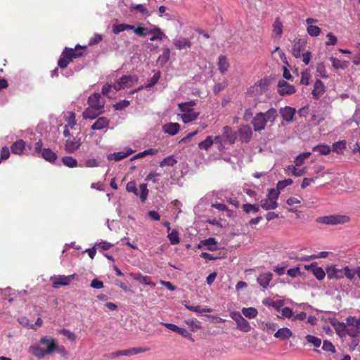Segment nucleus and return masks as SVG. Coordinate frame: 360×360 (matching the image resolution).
I'll return each mask as SVG.
<instances>
[{
    "label": "nucleus",
    "mask_w": 360,
    "mask_h": 360,
    "mask_svg": "<svg viewBox=\"0 0 360 360\" xmlns=\"http://www.w3.org/2000/svg\"><path fill=\"white\" fill-rule=\"evenodd\" d=\"M28 351L39 359H42L46 355H50L54 352L63 355L66 354L63 346H58L54 338L48 336L41 337L38 343L32 344L29 347Z\"/></svg>",
    "instance_id": "nucleus-1"
},
{
    "label": "nucleus",
    "mask_w": 360,
    "mask_h": 360,
    "mask_svg": "<svg viewBox=\"0 0 360 360\" xmlns=\"http://www.w3.org/2000/svg\"><path fill=\"white\" fill-rule=\"evenodd\" d=\"M307 41L304 39L295 38L292 43L291 52L294 57L299 58L302 57V61L305 65L310 62L311 53L310 51H306Z\"/></svg>",
    "instance_id": "nucleus-2"
},
{
    "label": "nucleus",
    "mask_w": 360,
    "mask_h": 360,
    "mask_svg": "<svg viewBox=\"0 0 360 360\" xmlns=\"http://www.w3.org/2000/svg\"><path fill=\"white\" fill-rule=\"evenodd\" d=\"M195 105V103L193 101L179 104L180 113L178 115L181 117L183 122L189 123L198 118L199 112L194 111Z\"/></svg>",
    "instance_id": "nucleus-3"
},
{
    "label": "nucleus",
    "mask_w": 360,
    "mask_h": 360,
    "mask_svg": "<svg viewBox=\"0 0 360 360\" xmlns=\"http://www.w3.org/2000/svg\"><path fill=\"white\" fill-rule=\"evenodd\" d=\"M236 139V134L233 131L232 128L229 126H225L223 128V133L221 135L214 137V141L218 144L219 150H223L226 145H231L234 143Z\"/></svg>",
    "instance_id": "nucleus-4"
},
{
    "label": "nucleus",
    "mask_w": 360,
    "mask_h": 360,
    "mask_svg": "<svg viewBox=\"0 0 360 360\" xmlns=\"http://www.w3.org/2000/svg\"><path fill=\"white\" fill-rule=\"evenodd\" d=\"M279 192L275 188L268 189L266 198L260 200V207L264 210H275L278 205L277 202Z\"/></svg>",
    "instance_id": "nucleus-5"
},
{
    "label": "nucleus",
    "mask_w": 360,
    "mask_h": 360,
    "mask_svg": "<svg viewBox=\"0 0 360 360\" xmlns=\"http://www.w3.org/2000/svg\"><path fill=\"white\" fill-rule=\"evenodd\" d=\"M350 221L349 216L345 214H331L316 218V221L326 225H339L348 223Z\"/></svg>",
    "instance_id": "nucleus-6"
},
{
    "label": "nucleus",
    "mask_w": 360,
    "mask_h": 360,
    "mask_svg": "<svg viewBox=\"0 0 360 360\" xmlns=\"http://www.w3.org/2000/svg\"><path fill=\"white\" fill-rule=\"evenodd\" d=\"M137 82L138 77L136 75H124L113 84V89L118 91L131 87Z\"/></svg>",
    "instance_id": "nucleus-7"
},
{
    "label": "nucleus",
    "mask_w": 360,
    "mask_h": 360,
    "mask_svg": "<svg viewBox=\"0 0 360 360\" xmlns=\"http://www.w3.org/2000/svg\"><path fill=\"white\" fill-rule=\"evenodd\" d=\"M75 274L65 276H53L51 277V281L53 283V286L55 288H58L60 286H65L70 284V283L74 279Z\"/></svg>",
    "instance_id": "nucleus-8"
},
{
    "label": "nucleus",
    "mask_w": 360,
    "mask_h": 360,
    "mask_svg": "<svg viewBox=\"0 0 360 360\" xmlns=\"http://www.w3.org/2000/svg\"><path fill=\"white\" fill-rule=\"evenodd\" d=\"M88 103L89 108L96 110H101L105 105V100L101 98V95L98 93H94L89 97Z\"/></svg>",
    "instance_id": "nucleus-9"
},
{
    "label": "nucleus",
    "mask_w": 360,
    "mask_h": 360,
    "mask_svg": "<svg viewBox=\"0 0 360 360\" xmlns=\"http://www.w3.org/2000/svg\"><path fill=\"white\" fill-rule=\"evenodd\" d=\"M278 92L281 96L291 95L296 92V89L286 81L281 80L278 83Z\"/></svg>",
    "instance_id": "nucleus-10"
},
{
    "label": "nucleus",
    "mask_w": 360,
    "mask_h": 360,
    "mask_svg": "<svg viewBox=\"0 0 360 360\" xmlns=\"http://www.w3.org/2000/svg\"><path fill=\"white\" fill-rule=\"evenodd\" d=\"M80 138L73 137L65 141V150L68 153H73L81 146Z\"/></svg>",
    "instance_id": "nucleus-11"
},
{
    "label": "nucleus",
    "mask_w": 360,
    "mask_h": 360,
    "mask_svg": "<svg viewBox=\"0 0 360 360\" xmlns=\"http://www.w3.org/2000/svg\"><path fill=\"white\" fill-rule=\"evenodd\" d=\"M238 135L241 141L248 143L251 140L252 136L251 127L248 125H243L240 127L238 131Z\"/></svg>",
    "instance_id": "nucleus-12"
},
{
    "label": "nucleus",
    "mask_w": 360,
    "mask_h": 360,
    "mask_svg": "<svg viewBox=\"0 0 360 360\" xmlns=\"http://www.w3.org/2000/svg\"><path fill=\"white\" fill-rule=\"evenodd\" d=\"M266 122L263 115V112H259L253 117L252 124L254 127L255 131H261L264 129L266 124Z\"/></svg>",
    "instance_id": "nucleus-13"
},
{
    "label": "nucleus",
    "mask_w": 360,
    "mask_h": 360,
    "mask_svg": "<svg viewBox=\"0 0 360 360\" xmlns=\"http://www.w3.org/2000/svg\"><path fill=\"white\" fill-rule=\"evenodd\" d=\"M304 269L311 271L313 275L319 281L323 280L326 276V272L321 267L317 266L316 264L304 265Z\"/></svg>",
    "instance_id": "nucleus-14"
},
{
    "label": "nucleus",
    "mask_w": 360,
    "mask_h": 360,
    "mask_svg": "<svg viewBox=\"0 0 360 360\" xmlns=\"http://www.w3.org/2000/svg\"><path fill=\"white\" fill-rule=\"evenodd\" d=\"M326 272L330 279H341L344 277L343 268L338 269L335 266H330L326 268Z\"/></svg>",
    "instance_id": "nucleus-15"
},
{
    "label": "nucleus",
    "mask_w": 360,
    "mask_h": 360,
    "mask_svg": "<svg viewBox=\"0 0 360 360\" xmlns=\"http://www.w3.org/2000/svg\"><path fill=\"white\" fill-rule=\"evenodd\" d=\"M134 153V150L131 148H127L123 151L116 152L110 153L108 155L107 158L108 160L120 161L124 158H127Z\"/></svg>",
    "instance_id": "nucleus-16"
},
{
    "label": "nucleus",
    "mask_w": 360,
    "mask_h": 360,
    "mask_svg": "<svg viewBox=\"0 0 360 360\" xmlns=\"http://www.w3.org/2000/svg\"><path fill=\"white\" fill-rule=\"evenodd\" d=\"M273 278V274L271 272H264L260 274L257 278V281L258 284L262 287L263 288H267L269 285L271 281Z\"/></svg>",
    "instance_id": "nucleus-17"
},
{
    "label": "nucleus",
    "mask_w": 360,
    "mask_h": 360,
    "mask_svg": "<svg viewBox=\"0 0 360 360\" xmlns=\"http://www.w3.org/2000/svg\"><path fill=\"white\" fill-rule=\"evenodd\" d=\"M279 112L283 120L290 122L292 121L296 111L295 109L292 107L285 106L281 108Z\"/></svg>",
    "instance_id": "nucleus-18"
},
{
    "label": "nucleus",
    "mask_w": 360,
    "mask_h": 360,
    "mask_svg": "<svg viewBox=\"0 0 360 360\" xmlns=\"http://www.w3.org/2000/svg\"><path fill=\"white\" fill-rule=\"evenodd\" d=\"M173 44L179 50L187 49L191 47V41L185 37H178L173 40Z\"/></svg>",
    "instance_id": "nucleus-19"
},
{
    "label": "nucleus",
    "mask_w": 360,
    "mask_h": 360,
    "mask_svg": "<svg viewBox=\"0 0 360 360\" xmlns=\"http://www.w3.org/2000/svg\"><path fill=\"white\" fill-rule=\"evenodd\" d=\"M262 304L266 307L274 308L276 311H279L284 305L283 300H274L271 297H266L262 300Z\"/></svg>",
    "instance_id": "nucleus-20"
},
{
    "label": "nucleus",
    "mask_w": 360,
    "mask_h": 360,
    "mask_svg": "<svg viewBox=\"0 0 360 360\" xmlns=\"http://www.w3.org/2000/svg\"><path fill=\"white\" fill-rule=\"evenodd\" d=\"M180 129V126L176 122H169L162 126V130L170 136L176 135Z\"/></svg>",
    "instance_id": "nucleus-21"
},
{
    "label": "nucleus",
    "mask_w": 360,
    "mask_h": 360,
    "mask_svg": "<svg viewBox=\"0 0 360 360\" xmlns=\"http://www.w3.org/2000/svg\"><path fill=\"white\" fill-rule=\"evenodd\" d=\"M297 166H295V165H288L285 169V173L288 174H292V176H296V177L301 176L306 173V171H307L306 167L298 169V168H297Z\"/></svg>",
    "instance_id": "nucleus-22"
},
{
    "label": "nucleus",
    "mask_w": 360,
    "mask_h": 360,
    "mask_svg": "<svg viewBox=\"0 0 360 360\" xmlns=\"http://www.w3.org/2000/svg\"><path fill=\"white\" fill-rule=\"evenodd\" d=\"M292 336V332L288 328H281L275 333L274 337L281 340H285Z\"/></svg>",
    "instance_id": "nucleus-23"
},
{
    "label": "nucleus",
    "mask_w": 360,
    "mask_h": 360,
    "mask_svg": "<svg viewBox=\"0 0 360 360\" xmlns=\"http://www.w3.org/2000/svg\"><path fill=\"white\" fill-rule=\"evenodd\" d=\"M325 91V86L323 83L317 79L315 82L314 89L312 91L313 97L316 99H318Z\"/></svg>",
    "instance_id": "nucleus-24"
},
{
    "label": "nucleus",
    "mask_w": 360,
    "mask_h": 360,
    "mask_svg": "<svg viewBox=\"0 0 360 360\" xmlns=\"http://www.w3.org/2000/svg\"><path fill=\"white\" fill-rule=\"evenodd\" d=\"M25 148V143L21 139L16 141L11 146V151L13 154L15 155H21Z\"/></svg>",
    "instance_id": "nucleus-25"
},
{
    "label": "nucleus",
    "mask_w": 360,
    "mask_h": 360,
    "mask_svg": "<svg viewBox=\"0 0 360 360\" xmlns=\"http://www.w3.org/2000/svg\"><path fill=\"white\" fill-rule=\"evenodd\" d=\"M41 157L51 163H53L58 158L56 153L50 148H44Z\"/></svg>",
    "instance_id": "nucleus-26"
},
{
    "label": "nucleus",
    "mask_w": 360,
    "mask_h": 360,
    "mask_svg": "<svg viewBox=\"0 0 360 360\" xmlns=\"http://www.w3.org/2000/svg\"><path fill=\"white\" fill-rule=\"evenodd\" d=\"M109 124V120L105 117H99L91 126L92 130H101L107 127Z\"/></svg>",
    "instance_id": "nucleus-27"
},
{
    "label": "nucleus",
    "mask_w": 360,
    "mask_h": 360,
    "mask_svg": "<svg viewBox=\"0 0 360 360\" xmlns=\"http://www.w3.org/2000/svg\"><path fill=\"white\" fill-rule=\"evenodd\" d=\"M130 277L133 278L134 279L139 281L140 283L145 284L146 285H151L155 286V284L151 281V279L148 276H145L141 274H136L131 273L129 274Z\"/></svg>",
    "instance_id": "nucleus-28"
},
{
    "label": "nucleus",
    "mask_w": 360,
    "mask_h": 360,
    "mask_svg": "<svg viewBox=\"0 0 360 360\" xmlns=\"http://www.w3.org/2000/svg\"><path fill=\"white\" fill-rule=\"evenodd\" d=\"M150 30L151 31L150 34H153L152 37L150 38V40L151 41H154L156 40H162L163 38L166 37L165 33L158 27L155 26Z\"/></svg>",
    "instance_id": "nucleus-29"
},
{
    "label": "nucleus",
    "mask_w": 360,
    "mask_h": 360,
    "mask_svg": "<svg viewBox=\"0 0 360 360\" xmlns=\"http://www.w3.org/2000/svg\"><path fill=\"white\" fill-rule=\"evenodd\" d=\"M229 68V63L227 58L224 56H220L218 61V70L220 73L224 75Z\"/></svg>",
    "instance_id": "nucleus-30"
},
{
    "label": "nucleus",
    "mask_w": 360,
    "mask_h": 360,
    "mask_svg": "<svg viewBox=\"0 0 360 360\" xmlns=\"http://www.w3.org/2000/svg\"><path fill=\"white\" fill-rule=\"evenodd\" d=\"M329 60L331 62L332 66L336 70H345L347 68V62L345 60H341L333 56L330 57Z\"/></svg>",
    "instance_id": "nucleus-31"
},
{
    "label": "nucleus",
    "mask_w": 360,
    "mask_h": 360,
    "mask_svg": "<svg viewBox=\"0 0 360 360\" xmlns=\"http://www.w3.org/2000/svg\"><path fill=\"white\" fill-rule=\"evenodd\" d=\"M131 12H139L144 16H149L150 13L143 4H131L129 7Z\"/></svg>",
    "instance_id": "nucleus-32"
},
{
    "label": "nucleus",
    "mask_w": 360,
    "mask_h": 360,
    "mask_svg": "<svg viewBox=\"0 0 360 360\" xmlns=\"http://www.w3.org/2000/svg\"><path fill=\"white\" fill-rule=\"evenodd\" d=\"M277 327V323L271 321L262 322L260 325V328L268 333L275 331Z\"/></svg>",
    "instance_id": "nucleus-33"
},
{
    "label": "nucleus",
    "mask_w": 360,
    "mask_h": 360,
    "mask_svg": "<svg viewBox=\"0 0 360 360\" xmlns=\"http://www.w3.org/2000/svg\"><path fill=\"white\" fill-rule=\"evenodd\" d=\"M131 29H134V25L125 24V23H120L114 25L112 26V32L115 34H117L122 32H124L125 30H130Z\"/></svg>",
    "instance_id": "nucleus-34"
},
{
    "label": "nucleus",
    "mask_w": 360,
    "mask_h": 360,
    "mask_svg": "<svg viewBox=\"0 0 360 360\" xmlns=\"http://www.w3.org/2000/svg\"><path fill=\"white\" fill-rule=\"evenodd\" d=\"M61 161L65 166L69 168H75L78 166L77 160L72 156H65L62 158Z\"/></svg>",
    "instance_id": "nucleus-35"
},
{
    "label": "nucleus",
    "mask_w": 360,
    "mask_h": 360,
    "mask_svg": "<svg viewBox=\"0 0 360 360\" xmlns=\"http://www.w3.org/2000/svg\"><path fill=\"white\" fill-rule=\"evenodd\" d=\"M266 122L273 123L278 116L277 111L275 108H270L266 112L263 113Z\"/></svg>",
    "instance_id": "nucleus-36"
},
{
    "label": "nucleus",
    "mask_w": 360,
    "mask_h": 360,
    "mask_svg": "<svg viewBox=\"0 0 360 360\" xmlns=\"http://www.w3.org/2000/svg\"><path fill=\"white\" fill-rule=\"evenodd\" d=\"M214 142V139H213L211 136H208L204 141L198 143V147L201 150H208Z\"/></svg>",
    "instance_id": "nucleus-37"
},
{
    "label": "nucleus",
    "mask_w": 360,
    "mask_h": 360,
    "mask_svg": "<svg viewBox=\"0 0 360 360\" xmlns=\"http://www.w3.org/2000/svg\"><path fill=\"white\" fill-rule=\"evenodd\" d=\"M65 120L67 127L73 128L76 124L75 114L73 112H68L65 115Z\"/></svg>",
    "instance_id": "nucleus-38"
},
{
    "label": "nucleus",
    "mask_w": 360,
    "mask_h": 360,
    "mask_svg": "<svg viewBox=\"0 0 360 360\" xmlns=\"http://www.w3.org/2000/svg\"><path fill=\"white\" fill-rule=\"evenodd\" d=\"M241 311L243 314L248 319H254L258 314L257 309L255 307H243Z\"/></svg>",
    "instance_id": "nucleus-39"
},
{
    "label": "nucleus",
    "mask_w": 360,
    "mask_h": 360,
    "mask_svg": "<svg viewBox=\"0 0 360 360\" xmlns=\"http://www.w3.org/2000/svg\"><path fill=\"white\" fill-rule=\"evenodd\" d=\"M314 152H318L320 155H326L330 153L331 148L329 146L326 144H321L316 146L312 149Z\"/></svg>",
    "instance_id": "nucleus-40"
},
{
    "label": "nucleus",
    "mask_w": 360,
    "mask_h": 360,
    "mask_svg": "<svg viewBox=\"0 0 360 360\" xmlns=\"http://www.w3.org/2000/svg\"><path fill=\"white\" fill-rule=\"evenodd\" d=\"M237 328L243 332H249L251 330V326L249 322L244 318H242L238 323H236Z\"/></svg>",
    "instance_id": "nucleus-41"
},
{
    "label": "nucleus",
    "mask_w": 360,
    "mask_h": 360,
    "mask_svg": "<svg viewBox=\"0 0 360 360\" xmlns=\"http://www.w3.org/2000/svg\"><path fill=\"white\" fill-rule=\"evenodd\" d=\"M82 55V52H77V50L70 49V48H65L64 51H63V56H68L69 58H79Z\"/></svg>",
    "instance_id": "nucleus-42"
},
{
    "label": "nucleus",
    "mask_w": 360,
    "mask_h": 360,
    "mask_svg": "<svg viewBox=\"0 0 360 360\" xmlns=\"http://www.w3.org/2000/svg\"><path fill=\"white\" fill-rule=\"evenodd\" d=\"M201 244L207 248V250L214 251L217 250V242L213 238L201 241Z\"/></svg>",
    "instance_id": "nucleus-43"
},
{
    "label": "nucleus",
    "mask_w": 360,
    "mask_h": 360,
    "mask_svg": "<svg viewBox=\"0 0 360 360\" xmlns=\"http://www.w3.org/2000/svg\"><path fill=\"white\" fill-rule=\"evenodd\" d=\"M311 155L310 152H305L297 155L295 159V166H301L304 164V160L309 158Z\"/></svg>",
    "instance_id": "nucleus-44"
},
{
    "label": "nucleus",
    "mask_w": 360,
    "mask_h": 360,
    "mask_svg": "<svg viewBox=\"0 0 360 360\" xmlns=\"http://www.w3.org/2000/svg\"><path fill=\"white\" fill-rule=\"evenodd\" d=\"M130 30H133L136 34L140 37H144L151 34V31L149 28L143 27L141 26H138L137 27L134 26V29H131Z\"/></svg>",
    "instance_id": "nucleus-45"
},
{
    "label": "nucleus",
    "mask_w": 360,
    "mask_h": 360,
    "mask_svg": "<svg viewBox=\"0 0 360 360\" xmlns=\"http://www.w3.org/2000/svg\"><path fill=\"white\" fill-rule=\"evenodd\" d=\"M177 162V160L175 159L174 155H169L165 158H164L160 163V166L161 167H164L166 166L172 167Z\"/></svg>",
    "instance_id": "nucleus-46"
},
{
    "label": "nucleus",
    "mask_w": 360,
    "mask_h": 360,
    "mask_svg": "<svg viewBox=\"0 0 360 360\" xmlns=\"http://www.w3.org/2000/svg\"><path fill=\"white\" fill-rule=\"evenodd\" d=\"M282 32L283 24L278 19H276L273 24V33L277 37H280Z\"/></svg>",
    "instance_id": "nucleus-47"
},
{
    "label": "nucleus",
    "mask_w": 360,
    "mask_h": 360,
    "mask_svg": "<svg viewBox=\"0 0 360 360\" xmlns=\"http://www.w3.org/2000/svg\"><path fill=\"white\" fill-rule=\"evenodd\" d=\"M307 32L309 36L315 37L321 34V29L316 25H310L307 27Z\"/></svg>",
    "instance_id": "nucleus-48"
},
{
    "label": "nucleus",
    "mask_w": 360,
    "mask_h": 360,
    "mask_svg": "<svg viewBox=\"0 0 360 360\" xmlns=\"http://www.w3.org/2000/svg\"><path fill=\"white\" fill-rule=\"evenodd\" d=\"M292 182L293 181L291 179H285L284 180L278 181L275 190L278 191L280 193L281 191L284 189L286 186L291 185Z\"/></svg>",
    "instance_id": "nucleus-49"
},
{
    "label": "nucleus",
    "mask_w": 360,
    "mask_h": 360,
    "mask_svg": "<svg viewBox=\"0 0 360 360\" xmlns=\"http://www.w3.org/2000/svg\"><path fill=\"white\" fill-rule=\"evenodd\" d=\"M305 338L309 344L314 345L315 347H319L321 345V340L316 336L307 335Z\"/></svg>",
    "instance_id": "nucleus-50"
},
{
    "label": "nucleus",
    "mask_w": 360,
    "mask_h": 360,
    "mask_svg": "<svg viewBox=\"0 0 360 360\" xmlns=\"http://www.w3.org/2000/svg\"><path fill=\"white\" fill-rule=\"evenodd\" d=\"M259 206H260V205H258L256 204H250V203L244 204L243 205V210L246 213H251V212L257 213L259 210Z\"/></svg>",
    "instance_id": "nucleus-51"
},
{
    "label": "nucleus",
    "mask_w": 360,
    "mask_h": 360,
    "mask_svg": "<svg viewBox=\"0 0 360 360\" xmlns=\"http://www.w3.org/2000/svg\"><path fill=\"white\" fill-rule=\"evenodd\" d=\"M345 147H346L345 141H338V142L333 143L332 150H333V151H334L338 154H340V153H342L343 150L345 148Z\"/></svg>",
    "instance_id": "nucleus-52"
},
{
    "label": "nucleus",
    "mask_w": 360,
    "mask_h": 360,
    "mask_svg": "<svg viewBox=\"0 0 360 360\" xmlns=\"http://www.w3.org/2000/svg\"><path fill=\"white\" fill-rule=\"evenodd\" d=\"M11 291L12 289L11 288H0V299L7 300L9 302H11L13 299L8 297V295H11Z\"/></svg>",
    "instance_id": "nucleus-53"
},
{
    "label": "nucleus",
    "mask_w": 360,
    "mask_h": 360,
    "mask_svg": "<svg viewBox=\"0 0 360 360\" xmlns=\"http://www.w3.org/2000/svg\"><path fill=\"white\" fill-rule=\"evenodd\" d=\"M212 207L220 211H226V215L229 217H231L233 216V212L229 210L226 205L223 203H215L212 205Z\"/></svg>",
    "instance_id": "nucleus-54"
},
{
    "label": "nucleus",
    "mask_w": 360,
    "mask_h": 360,
    "mask_svg": "<svg viewBox=\"0 0 360 360\" xmlns=\"http://www.w3.org/2000/svg\"><path fill=\"white\" fill-rule=\"evenodd\" d=\"M167 237L172 245H176L179 243L178 232L176 230H173L169 233Z\"/></svg>",
    "instance_id": "nucleus-55"
},
{
    "label": "nucleus",
    "mask_w": 360,
    "mask_h": 360,
    "mask_svg": "<svg viewBox=\"0 0 360 360\" xmlns=\"http://www.w3.org/2000/svg\"><path fill=\"white\" fill-rule=\"evenodd\" d=\"M160 72L159 71L156 72L153 76L150 79L148 82L145 85L146 89H148L154 86L160 79Z\"/></svg>",
    "instance_id": "nucleus-56"
},
{
    "label": "nucleus",
    "mask_w": 360,
    "mask_h": 360,
    "mask_svg": "<svg viewBox=\"0 0 360 360\" xmlns=\"http://www.w3.org/2000/svg\"><path fill=\"white\" fill-rule=\"evenodd\" d=\"M344 276L349 280H352L355 275H356V268L355 269H351L349 266H346L343 268Z\"/></svg>",
    "instance_id": "nucleus-57"
},
{
    "label": "nucleus",
    "mask_w": 360,
    "mask_h": 360,
    "mask_svg": "<svg viewBox=\"0 0 360 360\" xmlns=\"http://www.w3.org/2000/svg\"><path fill=\"white\" fill-rule=\"evenodd\" d=\"M281 316H278L279 319H285V318H292L293 316L292 310L290 307H283L281 308Z\"/></svg>",
    "instance_id": "nucleus-58"
},
{
    "label": "nucleus",
    "mask_w": 360,
    "mask_h": 360,
    "mask_svg": "<svg viewBox=\"0 0 360 360\" xmlns=\"http://www.w3.org/2000/svg\"><path fill=\"white\" fill-rule=\"evenodd\" d=\"M170 56V51L168 48L163 49L162 53L158 58V60L162 63H165L168 61Z\"/></svg>",
    "instance_id": "nucleus-59"
},
{
    "label": "nucleus",
    "mask_w": 360,
    "mask_h": 360,
    "mask_svg": "<svg viewBox=\"0 0 360 360\" xmlns=\"http://www.w3.org/2000/svg\"><path fill=\"white\" fill-rule=\"evenodd\" d=\"M42 147L43 143L41 140H39L34 144V150L32 153V155L34 156H39V155H41V151L43 150Z\"/></svg>",
    "instance_id": "nucleus-60"
},
{
    "label": "nucleus",
    "mask_w": 360,
    "mask_h": 360,
    "mask_svg": "<svg viewBox=\"0 0 360 360\" xmlns=\"http://www.w3.org/2000/svg\"><path fill=\"white\" fill-rule=\"evenodd\" d=\"M316 72L319 74V75L322 78L326 79L328 77L325 65L323 63H319L317 65Z\"/></svg>",
    "instance_id": "nucleus-61"
},
{
    "label": "nucleus",
    "mask_w": 360,
    "mask_h": 360,
    "mask_svg": "<svg viewBox=\"0 0 360 360\" xmlns=\"http://www.w3.org/2000/svg\"><path fill=\"white\" fill-rule=\"evenodd\" d=\"M93 110H94L91 108H86L83 112V117H84V119H90V120L95 119L98 114L94 112Z\"/></svg>",
    "instance_id": "nucleus-62"
},
{
    "label": "nucleus",
    "mask_w": 360,
    "mask_h": 360,
    "mask_svg": "<svg viewBox=\"0 0 360 360\" xmlns=\"http://www.w3.org/2000/svg\"><path fill=\"white\" fill-rule=\"evenodd\" d=\"M267 86V82L265 80H260L255 83L253 88L257 91L262 92L265 91Z\"/></svg>",
    "instance_id": "nucleus-63"
},
{
    "label": "nucleus",
    "mask_w": 360,
    "mask_h": 360,
    "mask_svg": "<svg viewBox=\"0 0 360 360\" xmlns=\"http://www.w3.org/2000/svg\"><path fill=\"white\" fill-rule=\"evenodd\" d=\"M71 58L68 56H63V55L60 58L58 62V65L60 68H65L71 62Z\"/></svg>",
    "instance_id": "nucleus-64"
}]
</instances>
